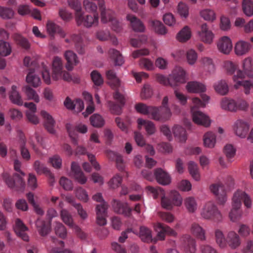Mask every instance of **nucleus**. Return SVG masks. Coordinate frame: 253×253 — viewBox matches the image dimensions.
<instances>
[{"label":"nucleus","instance_id":"obj_56","mask_svg":"<svg viewBox=\"0 0 253 253\" xmlns=\"http://www.w3.org/2000/svg\"><path fill=\"white\" fill-rule=\"evenodd\" d=\"M201 62L205 69L209 73H212L214 72L215 67L211 58L208 57H204L202 58Z\"/></svg>","mask_w":253,"mask_h":253},{"label":"nucleus","instance_id":"obj_2","mask_svg":"<svg viewBox=\"0 0 253 253\" xmlns=\"http://www.w3.org/2000/svg\"><path fill=\"white\" fill-rule=\"evenodd\" d=\"M242 201L247 208L250 209L252 207V202L250 196L245 191L238 190L234 194L232 209L229 215L230 220L233 222H237L241 219L242 212L239 209L241 206Z\"/></svg>","mask_w":253,"mask_h":253},{"label":"nucleus","instance_id":"obj_49","mask_svg":"<svg viewBox=\"0 0 253 253\" xmlns=\"http://www.w3.org/2000/svg\"><path fill=\"white\" fill-rule=\"evenodd\" d=\"M61 217L63 221L69 227L72 228L76 224L73 222V219L70 213L65 210L61 211Z\"/></svg>","mask_w":253,"mask_h":253},{"label":"nucleus","instance_id":"obj_24","mask_svg":"<svg viewBox=\"0 0 253 253\" xmlns=\"http://www.w3.org/2000/svg\"><path fill=\"white\" fill-rule=\"evenodd\" d=\"M112 206L115 211L118 213L124 214L126 216H129L131 214L132 209L129 207L127 203H123L114 200Z\"/></svg>","mask_w":253,"mask_h":253},{"label":"nucleus","instance_id":"obj_7","mask_svg":"<svg viewBox=\"0 0 253 253\" xmlns=\"http://www.w3.org/2000/svg\"><path fill=\"white\" fill-rule=\"evenodd\" d=\"M201 215L203 218L220 222L222 220V215L217 206L212 202H207L202 210Z\"/></svg>","mask_w":253,"mask_h":253},{"label":"nucleus","instance_id":"obj_16","mask_svg":"<svg viewBox=\"0 0 253 253\" xmlns=\"http://www.w3.org/2000/svg\"><path fill=\"white\" fill-rule=\"evenodd\" d=\"M27 140L24 134L20 131L19 133V148L20 155L25 161H29L31 159L30 153L26 146Z\"/></svg>","mask_w":253,"mask_h":253},{"label":"nucleus","instance_id":"obj_3","mask_svg":"<svg viewBox=\"0 0 253 253\" xmlns=\"http://www.w3.org/2000/svg\"><path fill=\"white\" fill-rule=\"evenodd\" d=\"M200 96L202 100L198 97H193L192 98L191 111L192 114L193 121L198 125L208 127L211 124L209 118L202 112L197 111L196 108L205 107L209 100V97L204 94H202Z\"/></svg>","mask_w":253,"mask_h":253},{"label":"nucleus","instance_id":"obj_48","mask_svg":"<svg viewBox=\"0 0 253 253\" xmlns=\"http://www.w3.org/2000/svg\"><path fill=\"white\" fill-rule=\"evenodd\" d=\"M242 9L244 13L248 17L253 15V1L252 0H243Z\"/></svg>","mask_w":253,"mask_h":253},{"label":"nucleus","instance_id":"obj_37","mask_svg":"<svg viewBox=\"0 0 253 253\" xmlns=\"http://www.w3.org/2000/svg\"><path fill=\"white\" fill-rule=\"evenodd\" d=\"M186 88L188 92L191 93L203 92L206 91L205 85L198 82H190L186 85Z\"/></svg>","mask_w":253,"mask_h":253},{"label":"nucleus","instance_id":"obj_1","mask_svg":"<svg viewBox=\"0 0 253 253\" xmlns=\"http://www.w3.org/2000/svg\"><path fill=\"white\" fill-rule=\"evenodd\" d=\"M244 73L239 70L237 75H234L233 80L235 83L234 87L238 89L243 86L245 89V93L248 94L250 93V89L253 88V64L250 58H246L243 63Z\"/></svg>","mask_w":253,"mask_h":253},{"label":"nucleus","instance_id":"obj_23","mask_svg":"<svg viewBox=\"0 0 253 253\" xmlns=\"http://www.w3.org/2000/svg\"><path fill=\"white\" fill-rule=\"evenodd\" d=\"M41 115L44 120V126L45 129L50 133L54 134L55 132L54 129L55 122L52 117L44 110L41 112Z\"/></svg>","mask_w":253,"mask_h":253},{"label":"nucleus","instance_id":"obj_19","mask_svg":"<svg viewBox=\"0 0 253 253\" xmlns=\"http://www.w3.org/2000/svg\"><path fill=\"white\" fill-rule=\"evenodd\" d=\"M226 246L235 250L239 247L241 244L242 241L240 236L235 231H229L226 234Z\"/></svg>","mask_w":253,"mask_h":253},{"label":"nucleus","instance_id":"obj_53","mask_svg":"<svg viewBox=\"0 0 253 253\" xmlns=\"http://www.w3.org/2000/svg\"><path fill=\"white\" fill-rule=\"evenodd\" d=\"M188 170L192 177L196 181L200 179V175L197 165L194 162L190 161L188 163Z\"/></svg>","mask_w":253,"mask_h":253},{"label":"nucleus","instance_id":"obj_63","mask_svg":"<svg viewBox=\"0 0 253 253\" xmlns=\"http://www.w3.org/2000/svg\"><path fill=\"white\" fill-rule=\"evenodd\" d=\"M14 14L13 10L7 7L0 6V16L3 19L11 18Z\"/></svg>","mask_w":253,"mask_h":253},{"label":"nucleus","instance_id":"obj_11","mask_svg":"<svg viewBox=\"0 0 253 253\" xmlns=\"http://www.w3.org/2000/svg\"><path fill=\"white\" fill-rule=\"evenodd\" d=\"M98 14L94 13L93 16L87 15L84 16L83 12L80 14L78 13L76 19L78 25H83L84 27L89 28L92 26H96L98 23Z\"/></svg>","mask_w":253,"mask_h":253},{"label":"nucleus","instance_id":"obj_15","mask_svg":"<svg viewBox=\"0 0 253 253\" xmlns=\"http://www.w3.org/2000/svg\"><path fill=\"white\" fill-rule=\"evenodd\" d=\"M98 7L101 14V21L103 23L111 22L115 18L114 12L110 9L106 8L104 0H99Z\"/></svg>","mask_w":253,"mask_h":253},{"label":"nucleus","instance_id":"obj_17","mask_svg":"<svg viewBox=\"0 0 253 253\" xmlns=\"http://www.w3.org/2000/svg\"><path fill=\"white\" fill-rule=\"evenodd\" d=\"M169 76L170 81L173 83V86L178 83L182 84L186 82L185 72L180 67H176Z\"/></svg>","mask_w":253,"mask_h":253},{"label":"nucleus","instance_id":"obj_64","mask_svg":"<svg viewBox=\"0 0 253 253\" xmlns=\"http://www.w3.org/2000/svg\"><path fill=\"white\" fill-rule=\"evenodd\" d=\"M90 76L95 85L99 86L103 83V80L101 75L97 71H93L91 73Z\"/></svg>","mask_w":253,"mask_h":253},{"label":"nucleus","instance_id":"obj_5","mask_svg":"<svg viewBox=\"0 0 253 253\" xmlns=\"http://www.w3.org/2000/svg\"><path fill=\"white\" fill-rule=\"evenodd\" d=\"M21 162L18 159L14 161V169L20 172L21 175L18 173H15L12 178L7 173L3 174V179L9 187L15 188L17 190L23 191L25 186V182L21 176H25V174L20 169Z\"/></svg>","mask_w":253,"mask_h":253},{"label":"nucleus","instance_id":"obj_33","mask_svg":"<svg viewBox=\"0 0 253 253\" xmlns=\"http://www.w3.org/2000/svg\"><path fill=\"white\" fill-rule=\"evenodd\" d=\"M71 170L73 173L74 178L81 184H84L86 182L87 179L84 175L83 171L78 164L76 162H72L71 165Z\"/></svg>","mask_w":253,"mask_h":253},{"label":"nucleus","instance_id":"obj_14","mask_svg":"<svg viewBox=\"0 0 253 253\" xmlns=\"http://www.w3.org/2000/svg\"><path fill=\"white\" fill-rule=\"evenodd\" d=\"M114 98L117 100L119 104H116L112 101L108 102V105L111 112L115 115H120L122 113V107L125 104L124 98L123 95L118 91H116L113 95Z\"/></svg>","mask_w":253,"mask_h":253},{"label":"nucleus","instance_id":"obj_39","mask_svg":"<svg viewBox=\"0 0 253 253\" xmlns=\"http://www.w3.org/2000/svg\"><path fill=\"white\" fill-rule=\"evenodd\" d=\"M106 77L109 80V84L112 87L117 88L120 85V81L113 70L107 71L106 72Z\"/></svg>","mask_w":253,"mask_h":253},{"label":"nucleus","instance_id":"obj_4","mask_svg":"<svg viewBox=\"0 0 253 253\" xmlns=\"http://www.w3.org/2000/svg\"><path fill=\"white\" fill-rule=\"evenodd\" d=\"M147 190L153 194L154 199L158 196L161 197L162 206L167 209L170 210L173 206H179L182 203V198L178 192L176 191H172L170 192L169 197L165 196L164 191L160 187H153L147 186Z\"/></svg>","mask_w":253,"mask_h":253},{"label":"nucleus","instance_id":"obj_59","mask_svg":"<svg viewBox=\"0 0 253 253\" xmlns=\"http://www.w3.org/2000/svg\"><path fill=\"white\" fill-rule=\"evenodd\" d=\"M200 15L205 20L213 21L215 19V13L211 9H205L202 10Z\"/></svg>","mask_w":253,"mask_h":253},{"label":"nucleus","instance_id":"obj_42","mask_svg":"<svg viewBox=\"0 0 253 253\" xmlns=\"http://www.w3.org/2000/svg\"><path fill=\"white\" fill-rule=\"evenodd\" d=\"M139 235L143 242L149 243L153 241L151 230L145 226L140 227Z\"/></svg>","mask_w":253,"mask_h":253},{"label":"nucleus","instance_id":"obj_27","mask_svg":"<svg viewBox=\"0 0 253 253\" xmlns=\"http://www.w3.org/2000/svg\"><path fill=\"white\" fill-rule=\"evenodd\" d=\"M27 230L28 228L20 219L18 218L16 220L14 228L15 232L18 236L26 242L29 241V236L25 233V231Z\"/></svg>","mask_w":253,"mask_h":253},{"label":"nucleus","instance_id":"obj_12","mask_svg":"<svg viewBox=\"0 0 253 253\" xmlns=\"http://www.w3.org/2000/svg\"><path fill=\"white\" fill-rule=\"evenodd\" d=\"M210 189L211 191L217 197L218 203L223 205L227 200L226 191L224 186L221 183L211 184Z\"/></svg>","mask_w":253,"mask_h":253},{"label":"nucleus","instance_id":"obj_44","mask_svg":"<svg viewBox=\"0 0 253 253\" xmlns=\"http://www.w3.org/2000/svg\"><path fill=\"white\" fill-rule=\"evenodd\" d=\"M150 25L158 34L164 35L167 33V30L165 26L160 21L152 20L150 21Z\"/></svg>","mask_w":253,"mask_h":253},{"label":"nucleus","instance_id":"obj_60","mask_svg":"<svg viewBox=\"0 0 253 253\" xmlns=\"http://www.w3.org/2000/svg\"><path fill=\"white\" fill-rule=\"evenodd\" d=\"M11 48L8 42L0 41V54L2 56H7L10 54Z\"/></svg>","mask_w":253,"mask_h":253},{"label":"nucleus","instance_id":"obj_61","mask_svg":"<svg viewBox=\"0 0 253 253\" xmlns=\"http://www.w3.org/2000/svg\"><path fill=\"white\" fill-rule=\"evenodd\" d=\"M55 232L57 235L62 239H64L66 237V229L61 223L57 222L56 223Z\"/></svg>","mask_w":253,"mask_h":253},{"label":"nucleus","instance_id":"obj_43","mask_svg":"<svg viewBox=\"0 0 253 253\" xmlns=\"http://www.w3.org/2000/svg\"><path fill=\"white\" fill-rule=\"evenodd\" d=\"M108 53L111 59L114 60L116 66H121L123 64L124 62L123 57L118 50L111 48L109 50Z\"/></svg>","mask_w":253,"mask_h":253},{"label":"nucleus","instance_id":"obj_22","mask_svg":"<svg viewBox=\"0 0 253 253\" xmlns=\"http://www.w3.org/2000/svg\"><path fill=\"white\" fill-rule=\"evenodd\" d=\"M65 41L68 43L71 42H73L79 54H84L85 53V45L83 42V39L80 35L73 34L71 36L70 39H66Z\"/></svg>","mask_w":253,"mask_h":253},{"label":"nucleus","instance_id":"obj_32","mask_svg":"<svg viewBox=\"0 0 253 253\" xmlns=\"http://www.w3.org/2000/svg\"><path fill=\"white\" fill-rule=\"evenodd\" d=\"M47 31L51 37H54L55 34H58L61 37L64 38L66 36L65 32L58 25L51 21H48L46 24Z\"/></svg>","mask_w":253,"mask_h":253},{"label":"nucleus","instance_id":"obj_18","mask_svg":"<svg viewBox=\"0 0 253 253\" xmlns=\"http://www.w3.org/2000/svg\"><path fill=\"white\" fill-rule=\"evenodd\" d=\"M181 241L184 251L186 253H195L196 245L195 240L189 235H184Z\"/></svg>","mask_w":253,"mask_h":253},{"label":"nucleus","instance_id":"obj_40","mask_svg":"<svg viewBox=\"0 0 253 253\" xmlns=\"http://www.w3.org/2000/svg\"><path fill=\"white\" fill-rule=\"evenodd\" d=\"M250 48V44L244 41L238 42L235 47V51L237 55H242L247 53Z\"/></svg>","mask_w":253,"mask_h":253},{"label":"nucleus","instance_id":"obj_13","mask_svg":"<svg viewBox=\"0 0 253 253\" xmlns=\"http://www.w3.org/2000/svg\"><path fill=\"white\" fill-rule=\"evenodd\" d=\"M66 128L70 137L72 139L73 143L75 144H77V132L85 133L87 130V126L85 125L82 124H79L76 126H73L71 124H67Z\"/></svg>","mask_w":253,"mask_h":253},{"label":"nucleus","instance_id":"obj_34","mask_svg":"<svg viewBox=\"0 0 253 253\" xmlns=\"http://www.w3.org/2000/svg\"><path fill=\"white\" fill-rule=\"evenodd\" d=\"M33 167L37 174H41L42 173H44L47 175H49L50 177V182L51 184L54 182L53 175L44 164L41 163L39 161L37 160L34 162Z\"/></svg>","mask_w":253,"mask_h":253},{"label":"nucleus","instance_id":"obj_31","mask_svg":"<svg viewBox=\"0 0 253 253\" xmlns=\"http://www.w3.org/2000/svg\"><path fill=\"white\" fill-rule=\"evenodd\" d=\"M64 56L67 62L66 67L68 70H72L73 66L77 65L79 62L77 55L71 50L66 51Z\"/></svg>","mask_w":253,"mask_h":253},{"label":"nucleus","instance_id":"obj_21","mask_svg":"<svg viewBox=\"0 0 253 253\" xmlns=\"http://www.w3.org/2000/svg\"><path fill=\"white\" fill-rule=\"evenodd\" d=\"M199 36L202 41L205 43H211L214 38V35L210 30L206 23L203 24L201 26V30L198 32Z\"/></svg>","mask_w":253,"mask_h":253},{"label":"nucleus","instance_id":"obj_6","mask_svg":"<svg viewBox=\"0 0 253 253\" xmlns=\"http://www.w3.org/2000/svg\"><path fill=\"white\" fill-rule=\"evenodd\" d=\"M135 108L139 113L149 115L151 119L158 121L166 119L169 114V109H165L166 115L162 116L159 113V110L157 107L147 106L142 103L136 104Z\"/></svg>","mask_w":253,"mask_h":253},{"label":"nucleus","instance_id":"obj_30","mask_svg":"<svg viewBox=\"0 0 253 253\" xmlns=\"http://www.w3.org/2000/svg\"><path fill=\"white\" fill-rule=\"evenodd\" d=\"M9 98L13 104L18 106H22L23 104V99L16 85H13L11 86V90L9 92Z\"/></svg>","mask_w":253,"mask_h":253},{"label":"nucleus","instance_id":"obj_38","mask_svg":"<svg viewBox=\"0 0 253 253\" xmlns=\"http://www.w3.org/2000/svg\"><path fill=\"white\" fill-rule=\"evenodd\" d=\"M137 123L139 128H140L142 126H144L148 134L152 135L155 132V125L151 121L139 118L137 120Z\"/></svg>","mask_w":253,"mask_h":253},{"label":"nucleus","instance_id":"obj_52","mask_svg":"<svg viewBox=\"0 0 253 253\" xmlns=\"http://www.w3.org/2000/svg\"><path fill=\"white\" fill-rule=\"evenodd\" d=\"M191 36V31L188 26H185L177 35V39L180 42L188 40Z\"/></svg>","mask_w":253,"mask_h":253},{"label":"nucleus","instance_id":"obj_28","mask_svg":"<svg viewBox=\"0 0 253 253\" xmlns=\"http://www.w3.org/2000/svg\"><path fill=\"white\" fill-rule=\"evenodd\" d=\"M156 180L160 184L166 185L170 182V177L169 175L161 168L155 169L154 172Z\"/></svg>","mask_w":253,"mask_h":253},{"label":"nucleus","instance_id":"obj_36","mask_svg":"<svg viewBox=\"0 0 253 253\" xmlns=\"http://www.w3.org/2000/svg\"><path fill=\"white\" fill-rule=\"evenodd\" d=\"M192 234L201 241L206 240V231L198 223H193L191 226Z\"/></svg>","mask_w":253,"mask_h":253},{"label":"nucleus","instance_id":"obj_58","mask_svg":"<svg viewBox=\"0 0 253 253\" xmlns=\"http://www.w3.org/2000/svg\"><path fill=\"white\" fill-rule=\"evenodd\" d=\"M168 103V98L167 96H165L162 101V106H161L159 107H157L159 110V113L162 116H164V115H166L165 109H168L169 110V116L166 119H165L164 120H161L160 121L165 122V121L168 120V119H169V118H170V117L171 116V112H170V109L167 106Z\"/></svg>","mask_w":253,"mask_h":253},{"label":"nucleus","instance_id":"obj_46","mask_svg":"<svg viewBox=\"0 0 253 253\" xmlns=\"http://www.w3.org/2000/svg\"><path fill=\"white\" fill-rule=\"evenodd\" d=\"M214 87L218 93L222 95L227 94L229 90L228 84L224 80H221L215 83Z\"/></svg>","mask_w":253,"mask_h":253},{"label":"nucleus","instance_id":"obj_54","mask_svg":"<svg viewBox=\"0 0 253 253\" xmlns=\"http://www.w3.org/2000/svg\"><path fill=\"white\" fill-rule=\"evenodd\" d=\"M185 205L190 212H194L197 209V203L195 199L193 197H190L187 198L185 200Z\"/></svg>","mask_w":253,"mask_h":253},{"label":"nucleus","instance_id":"obj_51","mask_svg":"<svg viewBox=\"0 0 253 253\" xmlns=\"http://www.w3.org/2000/svg\"><path fill=\"white\" fill-rule=\"evenodd\" d=\"M215 135L211 132H208L204 135V143L207 147H213L215 143Z\"/></svg>","mask_w":253,"mask_h":253},{"label":"nucleus","instance_id":"obj_9","mask_svg":"<svg viewBox=\"0 0 253 253\" xmlns=\"http://www.w3.org/2000/svg\"><path fill=\"white\" fill-rule=\"evenodd\" d=\"M92 199L94 201L97 202H104L102 195L100 193H98L93 196ZM96 220L98 224L101 226L105 225L106 224V216L107 206L106 203L103 202L100 205L96 206Z\"/></svg>","mask_w":253,"mask_h":253},{"label":"nucleus","instance_id":"obj_20","mask_svg":"<svg viewBox=\"0 0 253 253\" xmlns=\"http://www.w3.org/2000/svg\"><path fill=\"white\" fill-rule=\"evenodd\" d=\"M156 231L158 232L157 237L160 240L165 239L166 234L172 236L176 235L174 230L167 225L161 223H158L156 226Z\"/></svg>","mask_w":253,"mask_h":253},{"label":"nucleus","instance_id":"obj_45","mask_svg":"<svg viewBox=\"0 0 253 253\" xmlns=\"http://www.w3.org/2000/svg\"><path fill=\"white\" fill-rule=\"evenodd\" d=\"M13 38L16 44L25 49H29L30 47V43L27 39L21 35L15 34Z\"/></svg>","mask_w":253,"mask_h":253},{"label":"nucleus","instance_id":"obj_57","mask_svg":"<svg viewBox=\"0 0 253 253\" xmlns=\"http://www.w3.org/2000/svg\"><path fill=\"white\" fill-rule=\"evenodd\" d=\"M91 125L96 127H100L104 125V121L102 117L97 114H93L90 118Z\"/></svg>","mask_w":253,"mask_h":253},{"label":"nucleus","instance_id":"obj_47","mask_svg":"<svg viewBox=\"0 0 253 253\" xmlns=\"http://www.w3.org/2000/svg\"><path fill=\"white\" fill-rule=\"evenodd\" d=\"M214 234L216 244L220 248H224L226 246V236L225 237L223 232L219 229H216Z\"/></svg>","mask_w":253,"mask_h":253},{"label":"nucleus","instance_id":"obj_62","mask_svg":"<svg viewBox=\"0 0 253 253\" xmlns=\"http://www.w3.org/2000/svg\"><path fill=\"white\" fill-rule=\"evenodd\" d=\"M75 194L78 199L84 202H86L88 200L86 191L82 187L77 188Z\"/></svg>","mask_w":253,"mask_h":253},{"label":"nucleus","instance_id":"obj_41","mask_svg":"<svg viewBox=\"0 0 253 253\" xmlns=\"http://www.w3.org/2000/svg\"><path fill=\"white\" fill-rule=\"evenodd\" d=\"M173 133L175 137L181 142H185L187 139L185 129L180 126H175L173 128Z\"/></svg>","mask_w":253,"mask_h":253},{"label":"nucleus","instance_id":"obj_25","mask_svg":"<svg viewBox=\"0 0 253 253\" xmlns=\"http://www.w3.org/2000/svg\"><path fill=\"white\" fill-rule=\"evenodd\" d=\"M63 64L61 59L59 57H55L52 61V75L53 80L56 81L61 77L63 70Z\"/></svg>","mask_w":253,"mask_h":253},{"label":"nucleus","instance_id":"obj_35","mask_svg":"<svg viewBox=\"0 0 253 253\" xmlns=\"http://www.w3.org/2000/svg\"><path fill=\"white\" fill-rule=\"evenodd\" d=\"M36 226L40 235L44 236L50 231V223L38 218L36 222Z\"/></svg>","mask_w":253,"mask_h":253},{"label":"nucleus","instance_id":"obj_10","mask_svg":"<svg viewBox=\"0 0 253 253\" xmlns=\"http://www.w3.org/2000/svg\"><path fill=\"white\" fill-rule=\"evenodd\" d=\"M250 126L249 120L239 119L234 123L233 129L236 135L241 138H245L248 133Z\"/></svg>","mask_w":253,"mask_h":253},{"label":"nucleus","instance_id":"obj_50","mask_svg":"<svg viewBox=\"0 0 253 253\" xmlns=\"http://www.w3.org/2000/svg\"><path fill=\"white\" fill-rule=\"evenodd\" d=\"M34 71L30 69V72L26 77V82L32 85L34 87H37L41 83L40 78L33 74Z\"/></svg>","mask_w":253,"mask_h":253},{"label":"nucleus","instance_id":"obj_29","mask_svg":"<svg viewBox=\"0 0 253 253\" xmlns=\"http://www.w3.org/2000/svg\"><path fill=\"white\" fill-rule=\"evenodd\" d=\"M126 19L130 22V25L134 31L142 32L144 31V25L135 16L132 14H127Z\"/></svg>","mask_w":253,"mask_h":253},{"label":"nucleus","instance_id":"obj_26","mask_svg":"<svg viewBox=\"0 0 253 253\" xmlns=\"http://www.w3.org/2000/svg\"><path fill=\"white\" fill-rule=\"evenodd\" d=\"M217 46L220 52L227 54L231 50L232 44L230 39L228 37H223L218 42Z\"/></svg>","mask_w":253,"mask_h":253},{"label":"nucleus","instance_id":"obj_55","mask_svg":"<svg viewBox=\"0 0 253 253\" xmlns=\"http://www.w3.org/2000/svg\"><path fill=\"white\" fill-rule=\"evenodd\" d=\"M23 91L25 92L28 99L33 100L36 102H39V97L35 90L28 86H26L23 88Z\"/></svg>","mask_w":253,"mask_h":253},{"label":"nucleus","instance_id":"obj_8","mask_svg":"<svg viewBox=\"0 0 253 253\" xmlns=\"http://www.w3.org/2000/svg\"><path fill=\"white\" fill-rule=\"evenodd\" d=\"M221 107L225 110L236 112L238 110H246L248 107V105L245 100L241 98L235 100L223 98L221 101Z\"/></svg>","mask_w":253,"mask_h":253}]
</instances>
